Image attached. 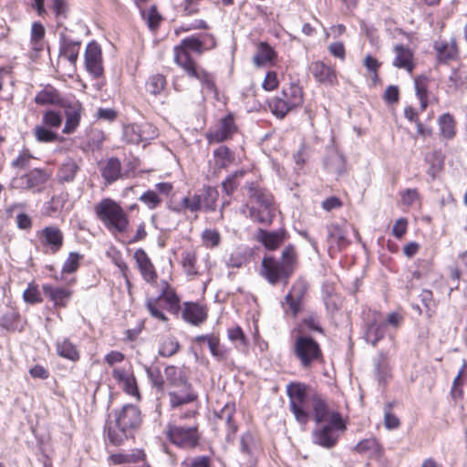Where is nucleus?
Wrapping results in <instances>:
<instances>
[{"mask_svg":"<svg viewBox=\"0 0 467 467\" xmlns=\"http://www.w3.org/2000/svg\"><path fill=\"white\" fill-rule=\"evenodd\" d=\"M395 57L392 65L398 68H403L411 74L415 67L414 55L411 49L404 45L394 47Z\"/></svg>","mask_w":467,"mask_h":467,"instance_id":"obj_27","label":"nucleus"},{"mask_svg":"<svg viewBox=\"0 0 467 467\" xmlns=\"http://www.w3.org/2000/svg\"><path fill=\"white\" fill-rule=\"evenodd\" d=\"M60 107L64 109V114L66 117L62 131L67 135L72 134L77 130L80 124L82 116L85 114V108L78 99L67 102L64 101Z\"/></svg>","mask_w":467,"mask_h":467,"instance_id":"obj_16","label":"nucleus"},{"mask_svg":"<svg viewBox=\"0 0 467 467\" xmlns=\"http://www.w3.org/2000/svg\"><path fill=\"white\" fill-rule=\"evenodd\" d=\"M154 301L161 310H167L172 314H176L180 310V298L177 294H160Z\"/></svg>","mask_w":467,"mask_h":467,"instance_id":"obj_43","label":"nucleus"},{"mask_svg":"<svg viewBox=\"0 0 467 467\" xmlns=\"http://www.w3.org/2000/svg\"><path fill=\"white\" fill-rule=\"evenodd\" d=\"M209 348L213 357L220 360H223L227 358V352L225 349L221 348L220 340L217 337L215 338H209Z\"/></svg>","mask_w":467,"mask_h":467,"instance_id":"obj_61","label":"nucleus"},{"mask_svg":"<svg viewBox=\"0 0 467 467\" xmlns=\"http://www.w3.org/2000/svg\"><path fill=\"white\" fill-rule=\"evenodd\" d=\"M385 335V324L372 322L368 326L365 338L367 342L375 346L379 340L384 337Z\"/></svg>","mask_w":467,"mask_h":467,"instance_id":"obj_47","label":"nucleus"},{"mask_svg":"<svg viewBox=\"0 0 467 467\" xmlns=\"http://www.w3.org/2000/svg\"><path fill=\"white\" fill-rule=\"evenodd\" d=\"M176 211L182 213L189 212L192 213H197L201 212L200 198L197 196V192H188V194L181 200L179 207L176 209Z\"/></svg>","mask_w":467,"mask_h":467,"instance_id":"obj_45","label":"nucleus"},{"mask_svg":"<svg viewBox=\"0 0 467 467\" xmlns=\"http://www.w3.org/2000/svg\"><path fill=\"white\" fill-rule=\"evenodd\" d=\"M173 190V185L171 182H163L156 183L154 190H147L139 198L148 209L155 210L160 207L163 202L162 196H169Z\"/></svg>","mask_w":467,"mask_h":467,"instance_id":"obj_17","label":"nucleus"},{"mask_svg":"<svg viewBox=\"0 0 467 467\" xmlns=\"http://www.w3.org/2000/svg\"><path fill=\"white\" fill-rule=\"evenodd\" d=\"M391 402H388L384 406V426L389 431L397 430L400 426V419L392 412Z\"/></svg>","mask_w":467,"mask_h":467,"instance_id":"obj_52","label":"nucleus"},{"mask_svg":"<svg viewBox=\"0 0 467 467\" xmlns=\"http://www.w3.org/2000/svg\"><path fill=\"white\" fill-rule=\"evenodd\" d=\"M181 467H211V460L207 456H195L187 458Z\"/></svg>","mask_w":467,"mask_h":467,"instance_id":"obj_58","label":"nucleus"},{"mask_svg":"<svg viewBox=\"0 0 467 467\" xmlns=\"http://www.w3.org/2000/svg\"><path fill=\"white\" fill-rule=\"evenodd\" d=\"M312 408L316 423L330 421L333 414H339L337 411H330L325 400L318 395L313 397Z\"/></svg>","mask_w":467,"mask_h":467,"instance_id":"obj_37","label":"nucleus"},{"mask_svg":"<svg viewBox=\"0 0 467 467\" xmlns=\"http://www.w3.org/2000/svg\"><path fill=\"white\" fill-rule=\"evenodd\" d=\"M253 62L256 67L275 66L277 62V53L267 42H260Z\"/></svg>","mask_w":467,"mask_h":467,"instance_id":"obj_28","label":"nucleus"},{"mask_svg":"<svg viewBox=\"0 0 467 467\" xmlns=\"http://www.w3.org/2000/svg\"><path fill=\"white\" fill-rule=\"evenodd\" d=\"M304 103L303 88L296 82L285 85L279 95L274 97L268 103L273 115L284 119L292 110L300 108Z\"/></svg>","mask_w":467,"mask_h":467,"instance_id":"obj_7","label":"nucleus"},{"mask_svg":"<svg viewBox=\"0 0 467 467\" xmlns=\"http://www.w3.org/2000/svg\"><path fill=\"white\" fill-rule=\"evenodd\" d=\"M56 350L59 357L76 362L79 360L80 355L78 348L67 337L57 339Z\"/></svg>","mask_w":467,"mask_h":467,"instance_id":"obj_39","label":"nucleus"},{"mask_svg":"<svg viewBox=\"0 0 467 467\" xmlns=\"http://www.w3.org/2000/svg\"><path fill=\"white\" fill-rule=\"evenodd\" d=\"M295 356L304 368H309L314 362L322 358V351L318 343L312 337L299 335L293 348Z\"/></svg>","mask_w":467,"mask_h":467,"instance_id":"obj_13","label":"nucleus"},{"mask_svg":"<svg viewBox=\"0 0 467 467\" xmlns=\"http://www.w3.org/2000/svg\"><path fill=\"white\" fill-rule=\"evenodd\" d=\"M409 222L405 217L399 218L393 227H392V234L396 239H402L408 231Z\"/></svg>","mask_w":467,"mask_h":467,"instance_id":"obj_60","label":"nucleus"},{"mask_svg":"<svg viewBox=\"0 0 467 467\" xmlns=\"http://www.w3.org/2000/svg\"><path fill=\"white\" fill-rule=\"evenodd\" d=\"M34 101L36 105L44 106H61L64 102L58 89H57L51 84H47L41 90L36 92Z\"/></svg>","mask_w":467,"mask_h":467,"instance_id":"obj_24","label":"nucleus"},{"mask_svg":"<svg viewBox=\"0 0 467 467\" xmlns=\"http://www.w3.org/2000/svg\"><path fill=\"white\" fill-rule=\"evenodd\" d=\"M108 255L111 258L112 263L119 269L121 274L126 277L129 271V266L122 257L120 251L113 250L112 254L108 253Z\"/></svg>","mask_w":467,"mask_h":467,"instance_id":"obj_62","label":"nucleus"},{"mask_svg":"<svg viewBox=\"0 0 467 467\" xmlns=\"http://www.w3.org/2000/svg\"><path fill=\"white\" fill-rule=\"evenodd\" d=\"M149 123H131L123 128V140L130 144H140L153 138L155 131Z\"/></svg>","mask_w":467,"mask_h":467,"instance_id":"obj_19","label":"nucleus"},{"mask_svg":"<svg viewBox=\"0 0 467 467\" xmlns=\"http://www.w3.org/2000/svg\"><path fill=\"white\" fill-rule=\"evenodd\" d=\"M133 259L136 267L146 283L150 284L158 292H171L169 281L166 279L159 280L156 268L144 249H137L133 254Z\"/></svg>","mask_w":467,"mask_h":467,"instance_id":"obj_10","label":"nucleus"},{"mask_svg":"<svg viewBox=\"0 0 467 467\" xmlns=\"http://www.w3.org/2000/svg\"><path fill=\"white\" fill-rule=\"evenodd\" d=\"M202 0H182L179 5L182 16H192L200 13Z\"/></svg>","mask_w":467,"mask_h":467,"instance_id":"obj_54","label":"nucleus"},{"mask_svg":"<svg viewBox=\"0 0 467 467\" xmlns=\"http://www.w3.org/2000/svg\"><path fill=\"white\" fill-rule=\"evenodd\" d=\"M115 422L109 427L108 438L113 445H120L133 436L141 422L140 411L135 405L127 404L114 412Z\"/></svg>","mask_w":467,"mask_h":467,"instance_id":"obj_4","label":"nucleus"},{"mask_svg":"<svg viewBox=\"0 0 467 467\" xmlns=\"http://www.w3.org/2000/svg\"><path fill=\"white\" fill-rule=\"evenodd\" d=\"M195 414L194 410H188L179 417V421L173 420L168 424L166 434L171 443L182 449H192L198 445L200 440L198 424L195 420L189 424L181 421L183 419H192Z\"/></svg>","mask_w":467,"mask_h":467,"instance_id":"obj_5","label":"nucleus"},{"mask_svg":"<svg viewBox=\"0 0 467 467\" xmlns=\"http://www.w3.org/2000/svg\"><path fill=\"white\" fill-rule=\"evenodd\" d=\"M285 239L286 232L284 229L273 232L259 229L256 234V240L270 251L276 250Z\"/></svg>","mask_w":467,"mask_h":467,"instance_id":"obj_26","label":"nucleus"},{"mask_svg":"<svg viewBox=\"0 0 467 467\" xmlns=\"http://www.w3.org/2000/svg\"><path fill=\"white\" fill-rule=\"evenodd\" d=\"M81 47L80 41H76L68 37L63 36L60 40L59 57H64L76 67L78 59L79 50Z\"/></svg>","mask_w":467,"mask_h":467,"instance_id":"obj_31","label":"nucleus"},{"mask_svg":"<svg viewBox=\"0 0 467 467\" xmlns=\"http://www.w3.org/2000/svg\"><path fill=\"white\" fill-rule=\"evenodd\" d=\"M299 264L296 247L289 244L282 250L280 258L265 256L262 261V275L271 284H287Z\"/></svg>","mask_w":467,"mask_h":467,"instance_id":"obj_2","label":"nucleus"},{"mask_svg":"<svg viewBox=\"0 0 467 467\" xmlns=\"http://www.w3.org/2000/svg\"><path fill=\"white\" fill-rule=\"evenodd\" d=\"M83 254H80L77 252H70L65 260L62 271H61V279L67 282L68 285L75 283V277H70V279L67 280V275H70L78 271L80 266V262L83 259Z\"/></svg>","mask_w":467,"mask_h":467,"instance_id":"obj_35","label":"nucleus"},{"mask_svg":"<svg viewBox=\"0 0 467 467\" xmlns=\"http://www.w3.org/2000/svg\"><path fill=\"white\" fill-rule=\"evenodd\" d=\"M197 196L200 198L201 211L211 213L216 210L219 192L215 187L204 185Z\"/></svg>","mask_w":467,"mask_h":467,"instance_id":"obj_30","label":"nucleus"},{"mask_svg":"<svg viewBox=\"0 0 467 467\" xmlns=\"http://www.w3.org/2000/svg\"><path fill=\"white\" fill-rule=\"evenodd\" d=\"M146 16L149 27L152 30L157 29L162 20V16L159 13L157 6L151 5L148 9Z\"/></svg>","mask_w":467,"mask_h":467,"instance_id":"obj_59","label":"nucleus"},{"mask_svg":"<svg viewBox=\"0 0 467 467\" xmlns=\"http://www.w3.org/2000/svg\"><path fill=\"white\" fill-rule=\"evenodd\" d=\"M434 50L436 52L437 60L440 63H447L455 60L459 55V47L455 38L438 39L434 42Z\"/></svg>","mask_w":467,"mask_h":467,"instance_id":"obj_22","label":"nucleus"},{"mask_svg":"<svg viewBox=\"0 0 467 467\" xmlns=\"http://www.w3.org/2000/svg\"><path fill=\"white\" fill-rule=\"evenodd\" d=\"M168 86L167 78L161 73H155L147 78L145 82V91L152 97L161 96Z\"/></svg>","mask_w":467,"mask_h":467,"instance_id":"obj_32","label":"nucleus"},{"mask_svg":"<svg viewBox=\"0 0 467 467\" xmlns=\"http://www.w3.org/2000/svg\"><path fill=\"white\" fill-rule=\"evenodd\" d=\"M239 132L235 116L228 112L225 116L219 118L212 127L205 132L204 137L208 144H221L232 140Z\"/></svg>","mask_w":467,"mask_h":467,"instance_id":"obj_11","label":"nucleus"},{"mask_svg":"<svg viewBox=\"0 0 467 467\" xmlns=\"http://www.w3.org/2000/svg\"><path fill=\"white\" fill-rule=\"evenodd\" d=\"M79 166L72 158H67L57 169V180L59 183L72 182L78 172Z\"/></svg>","mask_w":467,"mask_h":467,"instance_id":"obj_33","label":"nucleus"},{"mask_svg":"<svg viewBox=\"0 0 467 467\" xmlns=\"http://www.w3.org/2000/svg\"><path fill=\"white\" fill-rule=\"evenodd\" d=\"M241 451L252 459L259 451L257 441L250 432L244 433L241 438Z\"/></svg>","mask_w":467,"mask_h":467,"instance_id":"obj_49","label":"nucleus"},{"mask_svg":"<svg viewBox=\"0 0 467 467\" xmlns=\"http://www.w3.org/2000/svg\"><path fill=\"white\" fill-rule=\"evenodd\" d=\"M217 41L214 35L203 33L192 35L181 40L173 47V62L190 78L200 82L202 88L209 93L217 95L218 88L213 73L202 67L192 56V52L197 55L213 50L216 47Z\"/></svg>","mask_w":467,"mask_h":467,"instance_id":"obj_1","label":"nucleus"},{"mask_svg":"<svg viewBox=\"0 0 467 467\" xmlns=\"http://www.w3.org/2000/svg\"><path fill=\"white\" fill-rule=\"evenodd\" d=\"M183 317L186 321L192 325L199 326L207 318L206 308L197 303H185Z\"/></svg>","mask_w":467,"mask_h":467,"instance_id":"obj_34","label":"nucleus"},{"mask_svg":"<svg viewBox=\"0 0 467 467\" xmlns=\"http://www.w3.org/2000/svg\"><path fill=\"white\" fill-rule=\"evenodd\" d=\"M96 218L113 235L123 234L130 228V216L117 201L106 197L94 207Z\"/></svg>","mask_w":467,"mask_h":467,"instance_id":"obj_3","label":"nucleus"},{"mask_svg":"<svg viewBox=\"0 0 467 467\" xmlns=\"http://www.w3.org/2000/svg\"><path fill=\"white\" fill-rule=\"evenodd\" d=\"M438 125L441 135L446 140H451L456 136V120L451 113L441 114L438 118Z\"/></svg>","mask_w":467,"mask_h":467,"instance_id":"obj_40","label":"nucleus"},{"mask_svg":"<svg viewBox=\"0 0 467 467\" xmlns=\"http://www.w3.org/2000/svg\"><path fill=\"white\" fill-rule=\"evenodd\" d=\"M303 294H286L285 305L288 306L293 316H296L302 309Z\"/></svg>","mask_w":467,"mask_h":467,"instance_id":"obj_55","label":"nucleus"},{"mask_svg":"<svg viewBox=\"0 0 467 467\" xmlns=\"http://www.w3.org/2000/svg\"><path fill=\"white\" fill-rule=\"evenodd\" d=\"M249 198L260 207L248 208L250 218L258 223L270 225L275 217V203L273 194L259 185L252 182L248 186Z\"/></svg>","mask_w":467,"mask_h":467,"instance_id":"obj_6","label":"nucleus"},{"mask_svg":"<svg viewBox=\"0 0 467 467\" xmlns=\"http://www.w3.org/2000/svg\"><path fill=\"white\" fill-rule=\"evenodd\" d=\"M416 95L420 100L421 111L426 110L429 105V79L427 77L420 76L415 78Z\"/></svg>","mask_w":467,"mask_h":467,"instance_id":"obj_42","label":"nucleus"},{"mask_svg":"<svg viewBox=\"0 0 467 467\" xmlns=\"http://www.w3.org/2000/svg\"><path fill=\"white\" fill-rule=\"evenodd\" d=\"M178 389L168 393L170 406L172 409H177L197 400V394L193 391L191 384L179 387Z\"/></svg>","mask_w":467,"mask_h":467,"instance_id":"obj_25","label":"nucleus"},{"mask_svg":"<svg viewBox=\"0 0 467 467\" xmlns=\"http://www.w3.org/2000/svg\"><path fill=\"white\" fill-rule=\"evenodd\" d=\"M244 174V171H236L234 173L228 175L225 178V180H223L222 182L223 192L226 195L231 196L239 186L238 178L243 177Z\"/></svg>","mask_w":467,"mask_h":467,"instance_id":"obj_51","label":"nucleus"},{"mask_svg":"<svg viewBox=\"0 0 467 467\" xmlns=\"http://www.w3.org/2000/svg\"><path fill=\"white\" fill-rule=\"evenodd\" d=\"M36 238L39 246L45 254H55L64 245V234L62 230L55 225H47L36 233Z\"/></svg>","mask_w":467,"mask_h":467,"instance_id":"obj_14","label":"nucleus"},{"mask_svg":"<svg viewBox=\"0 0 467 467\" xmlns=\"http://www.w3.org/2000/svg\"><path fill=\"white\" fill-rule=\"evenodd\" d=\"M50 10L57 23L67 18L69 7L67 0H51Z\"/></svg>","mask_w":467,"mask_h":467,"instance_id":"obj_50","label":"nucleus"},{"mask_svg":"<svg viewBox=\"0 0 467 467\" xmlns=\"http://www.w3.org/2000/svg\"><path fill=\"white\" fill-rule=\"evenodd\" d=\"M347 234V231L337 223L330 224L327 227L328 242L336 244L339 250L345 249L350 244Z\"/></svg>","mask_w":467,"mask_h":467,"instance_id":"obj_38","label":"nucleus"},{"mask_svg":"<svg viewBox=\"0 0 467 467\" xmlns=\"http://www.w3.org/2000/svg\"><path fill=\"white\" fill-rule=\"evenodd\" d=\"M180 264L183 272L190 277L199 275L198 247L191 245L184 248L180 256Z\"/></svg>","mask_w":467,"mask_h":467,"instance_id":"obj_23","label":"nucleus"},{"mask_svg":"<svg viewBox=\"0 0 467 467\" xmlns=\"http://www.w3.org/2000/svg\"><path fill=\"white\" fill-rule=\"evenodd\" d=\"M235 413V405L233 402L226 403L217 413V418L223 421L227 427V439L232 440L237 431V426L233 421V416Z\"/></svg>","mask_w":467,"mask_h":467,"instance_id":"obj_36","label":"nucleus"},{"mask_svg":"<svg viewBox=\"0 0 467 467\" xmlns=\"http://www.w3.org/2000/svg\"><path fill=\"white\" fill-rule=\"evenodd\" d=\"M33 155L28 150H22L18 156L12 161L11 166L16 169H26L30 166Z\"/></svg>","mask_w":467,"mask_h":467,"instance_id":"obj_57","label":"nucleus"},{"mask_svg":"<svg viewBox=\"0 0 467 467\" xmlns=\"http://www.w3.org/2000/svg\"><path fill=\"white\" fill-rule=\"evenodd\" d=\"M165 376L172 387L179 388L190 384L184 373L174 366H169L165 368Z\"/></svg>","mask_w":467,"mask_h":467,"instance_id":"obj_48","label":"nucleus"},{"mask_svg":"<svg viewBox=\"0 0 467 467\" xmlns=\"http://www.w3.org/2000/svg\"><path fill=\"white\" fill-rule=\"evenodd\" d=\"M400 202L404 206L410 207L414 203L420 202V195L417 188H409L400 192Z\"/></svg>","mask_w":467,"mask_h":467,"instance_id":"obj_53","label":"nucleus"},{"mask_svg":"<svg viewBox=\"0 0 467 467\" xmlns=\"http://www.w3.org/2000/svg\"><path fill=\"white\" fill-rule=\"evenodd\" d=\"M84 58L85 67L94 78L104 75L102 50L97 42L92 41L87 45Z\"/></svg>","mask_w":467,"mask_h":467,"instance_id":"obj_15","label":"nucleus"},{"mask_svg":"<svg viewBox=\"0 0 467 467\" xmlns=\"http://www.w3.org/2000/svg\"><path fill=\"white\" fill-rule=\"evenodd\" d=\"M100 175L106 184H112L123 179L122 163L117 157H110L99 163Z\"/></svg>","mask_w":467,"mask_h":467,"instance_id":"obj_20","label":"nucleus"},{"mask_svg":"<svg viewBox=\"0 0 467 467\" xmlns=\"http://www.w3.org/2000/svg\"><path fill=\"white\" fill-rule=\"evenodd\" d=\"M235 161L234 152L226 145H220L213 150V170L214 174L226 171Z\"/></svg>","mask_w":467,"mask_h":467,"instance_id":"obj_21","label":"nucleus"},{"mask_svg":"<svg viewBox=\"0 0 467 467\" xmlns=\"http://www.w3.org/2000/svg\"><path fill=\"white\" fill-rule=\"evenodd\" d=\"M346 424L340 414H333L330 421L317 423L312 431L313 442L326 449L336 446L340 435L346 431Z\"/></svg>","mask_w":467,"mask_h":467,"instance_id":"obj_8","label":"nucleus"},{"mask_svg":"<svg viewBox=\"0 0 467 467\" xmlns=\"http://www.w3.org/2000/svg\"><path fill=\"white\" fill-rule=\"evenodd\" d=\"M248 262V256L246 252L240 249L233 252L229 257V265L232 267H241Z\"/></svg>","mask_w":467,"mask_h":467,"instance_id":"obj_63","label":"nucleus"},{"mask_svg":"<svg viewBox=\"0 0 467 467\" xmlns=\"http://www.w3.org/2000/svg\"><path fill=\"white\" fill-rule=\"evenodd\" d=\"M309 70L315 80L324 86L334 87L338 84L337 72L335 67L317 60L310 64Z\"/></svg>","mask_w":467,"mask_h":467,"instance_id":"obj_18","label":"nucleus"},{"mask_svg":"<svg viewBox=\"0 0 467 467\" xmlns=\"http://www.w3.org/2000/svg\"><path fill=\"white\" fill-rule=\"evenodd\" d=\"M200 237L202 246L209 250H214L222 244L221 233L216 228L203 229Z\"/></svg>","mask_w":467,"mask_h":467,"instance_id":"obj_41","label":"nucleus"},{"mask_svg":"<svg viewBox=\"0 0 467 467\" xmlns=\"http://www.w3.org/2000/svg\"><path fill=\"white\" fill-rule=\"evenodd\" d=\"M179 348V343L171 337H168L161 343L159 353L162 357H171L174 355Z\"/></svg>","mask_w":467,"mask_h":467,"instance_id":"obj_56","label":"nucleus"},{"mask_svg":"<svg viewBox=\"0 0 467 467\" xmlns=\"http://www.w3.org/2000/svg\"><path fill=\"white\" fill-rule=\"evenodd\" d=\"M447 92L452 93L461 91L463 92L467 89V70L464 67L460 66L453 68L448 77Z\"/></svg>","mask_w":467,"mask_h":467,"instance_id":"obj_29","label":"nucleus"},{"mask_svg":"<svg viewBox=\"0 0 467 467\" xmlns=\"http://www.w3.org/2000/svg\"><path fill=\"white\" fill-rule=\"evenodd\" d=\"M145 454L140 450H133L130 452H119L109 456L114 464L133 463L144 460Z\"/></svg>","mask_w":467,"mask_h":467,"instance_id":"obj_44","label":"nucleus"},{"mask_svg":"<svg viewBox=\"0 0 467 467\" xmlns=\"http://www.w3.org/2000/svg\"><path fill=\"white\" fill-rule=\"evenodd\" d=\"M63 123V117L60 111L47 109L42 114L41 124L33 129L35 140L39 143H54L62 141L63 138L57 130Z\"/></svg>","mask_w":467,"mask_h":467,"instance_id":"obj_9","label":"nucleus"},{"mask_svg":"<svg viewBox=\"0 0 467 467\" xmlns=\"http://www.w3.org/2000/svg\"><path fill=\"white\" fill-rule=\"evenodd\" d=\"M279 86V80L276 72L268 71L265 77V79L262 83V88L265 91H274Z\"/></svg>","mask_w":467,"mask_h":467,"instance_id":"obj_64","label":"nucleus"},{"mask_svg":"<svg viewBox=\"0 0 467 467\" xmlns=\"http://www.w3.org/2000/svg\"><path fill=\"white\" fill-rule=\"evenodd\" d=\"M290 402L294 404L305 403L306 399V387L302 383L291 382L286 387Z\"/></svg>","mask_w":467,"mask_h":467,"instance_id":"obj_46","label":"nucleus"},{"mask_svg":"<svg viewBox=\"0 0 467 467\" xmlns=\"http://www.w3.org/2000/svg\"><path fill=\"white\" fill-rule=\"evenodd\" d=\"M51 177V172L44 168H34L28 172L13 178L11 187L23 191L41 192Z\"/></svg>","mask_w":467,"mask_h":467,"instance_id":"obj_12","label":"nucleus"}]
</instances>
